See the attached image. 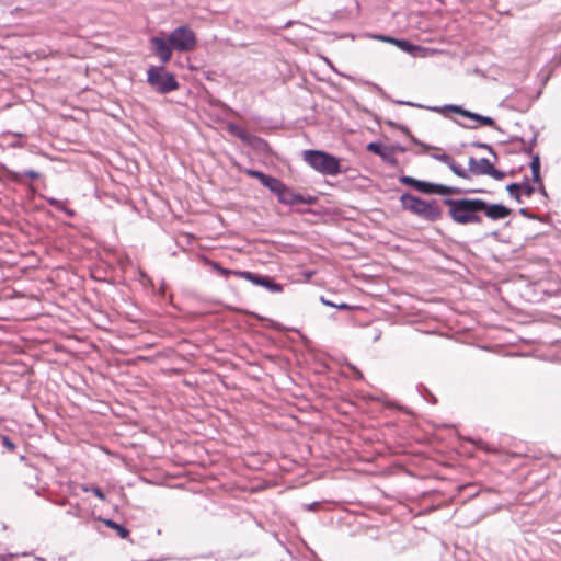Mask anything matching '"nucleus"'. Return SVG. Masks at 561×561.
<instances>
[{
	"instance_id": "f257e3e1",
	"label": "nucleus",
	"mask_w": 561,
	"mask_h": 561,
	"mask_svg": "<svg viewBox=\"0 0 561 561\" xmlns=\"http://www.w3.org/2000/svg\"><path fill=\"white\" fill-rule=\"evenodd\" d=\"M451 218L461 225L480 224L478 213L484 207L482 199H446Z\"/></svg>"
},
{
	"instance_id": "f03ea898",
	"label": "nucleus",
	"mask_w": 561,
	"mask_h": 561,
	"mask_svg": "<svg viewBox=\"0 0 561 561\" xmlns=\"http://www.w3.org/2000/svg\"><path fill=\"white\" fill-rule=\"evenodd\" d=\"M304 160L312 169L324 175H336L341 172L339 159L324 151L306 150L304 151Z\"/></svg>"
},
{
	"instance_id": "7ed1b4c3",
	"label": "nucleus",
	"mask_w": 561,
	"mask_h": 561,
	"mask_svg": "<svg viewBox=\"0 0 561 561\" xmlns=\"http://www.w3.org/2000/svg\"><path fill=\"white\" fill-rule=\"evenodd\" d=\"M401 203L404 209L410 210L427 220L434 221L442 215V210L435 202L428 203L411 194H403L401 197Z\"/></svg>"
},
{
	"instance_id": "20e7f679",
	"label": "nucleus",
	"mask_w": 561,
	"mask_h": 561,
	"mask_svg": "<svg viewBox=\"0 0 561 561\" xmlns=\"http://www.w3.org/2000/svg\"><path fill=\"white\" fill-rule=\"evenodd\" d=\"M168 42L178 51L188 53L197 47V35L188 25L175 27L169 35Z\"/></svg>"
},
{
	"instance_id": "39448f33",
	"label": "nucleus",
	"mask_w": 561,
	"mask_h": 561,
	"mask_svg": "<svg viewBox=\"0 0 561 561\" xmlns=\"http://www.w3.org/2000/svg\"><path fill=\"white\" fill-rule=\"evenodd\" d=\"M148 83L159 93H169L179 89L175 77L168 72L164 67H150L147 71Z\"/></svg>"
},
{
	"instance_id": "423d86ee",
	"label": "nucleus",
	"mask_w": 561,
	"mask_h": 561,
	"mask_svg": "<svg viewBox=\"0 0 561 561\" xmlns=\"http://www.w3.org/2000/svg\"><path fill=\"white\" fill-rule=\"evenodd\" d=\"M400 183L411 186L424 194H451L455 193V188L445 186L443 184H434L424 181L416 180L412 176L403 175L399 179Z\"/></svg>"
},
{
	"instance_id": "0eeeda50",
	"label": "nucleus",
	"mask_w": 561,
	"mask_h": 561,
	"mask_svg": "<svg viewBox=\"0 0 561 561\" xmlns=\"http://www.w3.org/2000/svg\"><path fill=\"white\" fill-rule=\"evenodd\" d=\"M469 171L476 175H489L495 180H503L505 173L494 168V165L485 158L477 160L473 157L468 161Z\"/></svg>"
},
{
	"instance_id": "6e6552de",
	"label": "nucleus",
	"mask_w": 561,
	"mask_h": 561,
	"mask_svg": "<svg viewBox=\"0 0 561 561\" xmlns=\"http://www.w3.org/2000/svg\"><path fill=\"white\" fill-rule=\"evenodd\" d=\"M234 275L244 278L249 282H251L254 285H259L262 287H265L266 289L273 291V293H280L283 291V286L276 282H274L268 276H261L257 274H254L252 272H234Z\"/></svg>"
},
{
	"instance_id": "1a4fd4ad",
	"label": "nucleus",
	"mask_w": 561,
	"mask_h": 561,
	"mask_svg": "<svg viewBox=\"0 0 561 561\" xmlns=\"http://www.w3.org/2000/svg\"><path fill=\"white\" fill-rule=\"evenodd\" d=\"M244 173L251 178L257 179L265 187H267L271 192H273L276 195L285 185L280 180L267 175L262 171L247 169Z\"/></svg>"
},
{
	"instance_id": "9d476101",
	"label": "nucleus",
	"mask_w": 561,
	"mask_h": 561,
	"mask_svg": "<svg viewBox=\"0 0 561 561\" xmlns=\"http://www.w3.org/2000/svg\"><path fill=\"white\" fill-rule=\"evenodd\" d=\"M374 38H376L380 42L392 44V45L397 46L398 48H400L401 50L411 54L412 56H420V53H422L424 50L423 47L414 45L407 39H399V38H394V37L386 36V35H375Z\"/></svg>"
},
{
	"instance_id": "9b49d317",
	"label": "nucleus",
	"mask_w": 561,
	"mask_h": 561,
	"mask_svg": "<svg viewBox=\"0 0 561 561\" xmlns=\"http://www.w3.org/2000/svg\"><path fill=\"white\" fill-rule=\"evenodd\" d=\"M154 55L163 62L167 64L172 57L173 47L169 44L168 38L152 37L150 39Z\"/></svg>"
},
{
	"instance_id": "f8f14e48",
	"label": "nucleus",
	"mask_w": 561,
	"mask_h": 561,
	"mask_svg": "<svg viewBox=\"0 0 561 561\" xmlns=\"http://www.w3.org/2000/svg\"><path fill=\"white\" fill-rule=\"evenodd\" d=\"M277 198L280 203L286 205H296V204H311V197H305L301 194L295 193L293 190L287 187L286 185L278 192Z\"/></svg>"
},
{
	"instance_id": "ddd939ff",
	"label": "nucleus",
	"mask_w": 561,
	"mask_h": 561,
	"mask_svg": "<svg viewBox=\"0 0 561 561\" xmlns=\"http://www.w3.org/2000/svg\"><path fill=\"white\" fill-rule=\"evenodd\" d=\"M480 211H484L486 217L492 220L506 218L511 214V209L507 207L500 204L489 205L486 202H484V207Z\"/></svg>"
},
{
	"instance_id": "4468645a",
	"label": "nucleus",
	"mask_w": 561,
	"mask_h": 561,
	"mask_svg": "<svg viewBox=\"0 0 561 561\" xmlns=\"http://www.w3.org/2000/svg\"><path fill=\"white\" fill-rule=\"evenodd\" d=\"M449 110L451 112H454V113H457V114L463 116V117H468V118L474 119V121L479 122L483 126L493 127L495 125V122H494L493 118H491L489 116H482V115L469 112L467 110H463L460 106L453 105V106L449 107Z\"/></svg>"
},
{
	"instance_id": "2eb2a0df",
	"label": "nucleus",
	"mask_w": 561,
	"mask_h": 561,
	"mask_svg": "<svg viewBox=\"0 0 561 561\" xmlns=\"http://www.w3.org/2000/svg\"><path fill=\"white\" fill-rule=\"evenodd\" d=\"M104 524L116 530L117 535L123 538V539H127L129 537V530L127 528H125L124 526L115 523L114 520H111V519H104Z\"/></svg>"
},
{
	"instance_id": "dca6fc26",
	"label": "nucleus",
	"mask_w": 561,
	"mask_h": 561,
	"mask_svg": "<svg viewBox=\"0 0 561 561\" xmlns=\"http://www.w3.org/2000/svg\"><path fill=\"white\" fill-rule=\"evenodd\" d=\"M530 169H531V173H533V181L535 183H541L540 159L538 156L533 157L531 162H530Z\"/></svg>"
},
{
	"instance_id": "f3484780",
	"label": "nucleus",
	"mask_w": 561,
	"mask_h": 561,
	"mask_svg": "<svg viewBox=\"0 0 561 561\" xmlns=\"http://www.w3.org/2000/svg\"><path fill=\"white\" fill-rule=\"evenodd\" d=\"M507 192L512 197H514L518 203H523L520 196V184L512 183L506 187Z\"/></svg>"
},
{
	"instance_id": "a211bd4d",
	"label": "nucleus",
	"mask_w": 561,
	"mask_h": 561,
	"mask_svg": "<svg viewBox=\"0 0 561 561\" xmlns=\"http://www.w3.org/2000/svg\"><path fill=\"white\" fill-rule=\"evenodd\" d=\"M448 167L459 178L469 179L467 171L463 170L460 165H458L454 160L449 163Z\"/></svg>"
},
{
	"instance_id": "6ab92c4d",
	"label": "nucleus",
	"mask_w": 561,
	"mask_h": 561,
	"mask_svg": "<svg viewBox=\"0 0 561 561\" xmlns=\"http://www.w3.org/2000/svg\"><path fill=\"white\" fill-rule=\"evenodd\" d=\"M82 490L84 492H91L93 493L98 499L101 501H105V494L99 486H82Z\"/></svg>"
},
{
	"instance_id": "aec40b11",
	"label": "nucleus",
	"mask_w": 561,
	"mask_h": 561,
	"mask_svg": "<svg viewBox=\"0 0 561 561\" xmlns=\"http://www.w3.org/2000/svg\"><path fill=\"white\" fill-rule=\"evenodd\" d=\"M367 150L375 154H382V146L377 142H370L367 145Z\"/></svg>"
},
{
	"instance_id": "412c9836",
	"label": "nucleus",
	"mask_w": 561,
	"mask_h": 561,
	"mask_svg": "<svg viewBox=\"0 0 561 561\" xmlns=\"http://www.w3.org/2000/svg\"><path fill=\"white\" fill-rule=\"evenodd\" d=\"M535 190L528 183L520 185V195H525L526 197H530L534 194Z\"/></svg>"
},
{
	"instance_id": "4be33fe9",
	"label": "nucleus",
	"mask_w": 561,
	"mask_h": 561,
	"mask_svg": "<svg viewBox=\"0 0 561 561\" xmlns=\"http://www.w3.org/2000/svg\"><path fill=\"white\" fill-rule=\"evenodd\" d=\"M215 268L221 274L224 275L225 277L233 274L234 275V272L236 271H230V270H227V268H224L221 266H219L218 264H215Z\"/></svg>"
},
{
	"instance_id": "5701e85b",
	"label": "nucleus",
	"mask_w": 561,
	"mask_h": 561,
	"mask_svg": "<svg viewBox=\"0 0 561 561\" xmlns=\"http://www.w3.org/2000/svg\"><path fill=\"white\" fill-rule=\"evenodd\" d=\"M436 159L443 161L444 163L448 164L454 160L450 156L446 153H442L439 156H435Z\"/></svg>"
},
{
	"instance_id": "b1692460",
	"label": "nucleus",
	"mask_w": 561,
	"mask_h": 561,
	"mask_svg": "<svg viewBox=\"0 0 561 561\" xmlns=\"http://www.w3.org/2000/svg\"><path fill=\"white\" fill-rule=\"evenodd\" d=\"M24 175L30 178L31 180H37L41 176V174L34 170L25 171Z\"/></svg>"
},
{
	"instance_id": "393cba45",
	"label": "nucleus",
	"mask_w": 561,
	"mask_h": 561,
	"mask_svg": "<svg viewBox=\"0 0 561 561\" xmlns=\"http://www.w3.org/2000/svg\"><path fill=\"white\" fill-rule=\"evenodd\" d=\"M335 308H336V309H340V310H352V309H354L355 307L350 306L348 304H345V302H341V304H336V305H335Z\"/></svg>"
},
{
	"instance_id": "a878e982",
	"label": "nucleus",
	"mask_w": 561,
	"mask_h": 561,
	"mask_svg": "<svg viewBox=\"0 0 561 561\" xmlns=\"http://www.w3.org/2000/svg\"><path fill=\"white\" fill-rule=\"evenodd\" d=\"M320 301H321L323 305L329 306V307H333V308H335V305H336V304H334V302H332V301H330V300L325 299L324 297H321V298H320Z\"/></svg>"
},
{
	"instance_id": "bb28decb",
	"label": "nucleus",
	"mask_w": 561,
	"mask_h": 561,
	"mask_svg": "<svg viewBox=\"0 0 561 561\" xmlns=\"http://www.w3.org/2000/svg\"><path fill=\"white\" fill-rule=\"evenodd\" d=\"M3 445L5 447H8L9 449L13 450L14 449V445L10 442V439L8 437H4L3 438Z\"/></svg>"
},
{
	"instance_id": "cd10ccee",
	"label": "nucleus",
	"mask_w": 561,
	"mask_h": 561,
	"mask_svg": "<svg viewBox=\"0 0 561 561\" xmlns=\"http://www.w3.org/2000/svg\"><path fill=\"white\" fill-rule=\"evenodd\" d=\"M22 175L21 173H18V172H12V179L15 180V181H21L22 180Z\"/></svg>"
},
{
	"instance_id": "c85d7f7f",
	"label": "nucleus",
	"mask_w": 561,
	"mask_h": 561,
	"mask_svg": "<svg viewBox=\"0 0 561 561\" xmlns=\"http://www.w3.org/2000/svg\"><path fill=\"white\" fill-rule=\"evenodd\" d=\"M382 159H387L388 154L386 152V150L382 148V154H379Z\"/></svg>"
},
{
	"instance_id": "c756f323",
	"label": "nucleus",
	"mask_w": 561,
	"mask_h": 561,
	"mask_svg": "<svg viewBox=\"0 0 561 561\" xmlns=\"http://www.w3.org/2000/svg\"><path fill=\"white\" fill-rule=\"evenodd\" d=\"M482 147L488 148L492 153H494L493 150H492V147L486 146V145H483Z\"/></svg>"
}]
</instances>
